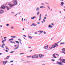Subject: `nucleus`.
I'll list each match as a JSON object with an SVG mask.
<instances>
[{
    "instance_id": "obj_1",
    "label": "nucleus",
    "mask_w": 65,
    "mask_h": 65,
    "mask_svg": "<svg viewBox=\"0 0 65 65\" xmlns=\"http://www.w3.org/2000/svg\"><path fill=\"white\" fill-rule=\"evenodd\" d=\"M12 2L14 4H13L14 6L15 5H17L18 4V2H17V0L13 1Z\"/></svg>"
},
{
    "instance_id": "obj_2",
    "label": "nucleus",
    "mask_w": 65,
    "mask_h": 65,
    "mask_svg": "<svg viewBox=\"0 0 65 65\" xmlns=\"http://www.w3.org/2000/svg\"><path fill=\"white\" fill-rule=\"evenodd\" d=\"M8 5L10 7H13V6H14L13 5V4H11L10 3H9Z\"/></svg>"
},
{
    "instance_id": "obj_3",
    "label": "nucleus",
    "mask_w": 65,
    "mask_h": 65,
    "mask_svg": "<svg viewBox=\"0 0 65 65\" xmlns=\"http://www.w3.org/2000/svg\"><path fill=\"white\" fill-rule=\"evenodd\" d=\"M5 7L6 8V9H7V10H9V9L11 8V7H9L7 6H6Z\"/></svg>"
},
{
    "instance_id": "obj_4",
    "label": "nucleus",
    "mask_w": 65,
    "mask_h": 65,
    "mask_svg": "<svg viewBox=\"0 0 65 65\" xmlns=\"http://www.w3.org/2000/svg\"><path fill=\"white\" fill-rule=\"evenodd\" d=\"M57 63H57V64H58V65H63V64L62 63V62H58V61H57Z\"/></svg>"
},
{
    "instance_id": "obj_5",
    "label": "nucleus",
    "mask_w": 65,
    "mask_h": 65,
    "mask_svg": "<svg viewBox=\"0 0 65 65\" xmlns=\"http://www.w3.org/2000/svg\"><path fill=\"white\" fill-rule=\"evenodd\" d=\"M2 8L3 9H5V7L3 5L1 6V9H2Z\"/></svg>"
},
{
    "instance_id": "obj_6",
    "label": "nucleus",
    "mask_w": 65,
    "mask_h": 65,
    "mask_svg": "<svg viewBox=\"0 0 65 65\" xmlns=\"http://www.w3.org/2000/svg\"><path fill=\"white\" fill-rule=\"evenodd\" d=\"M48 45H47L46 46H44L43 48L44 49H47V48H48Z\"/></svg>"
},
{
    "instance_id": "obj_7",
    "label": "nucleus",
    "mask_w": 65,
    "mask_h": 65,
    "mask_svg": "<svg viewBox=\"0 0 65 65\" xmlns=\"http://www.w3.org/2000/svg\"><path fill=\"white\" fill-rule=\"evenodd\" d=\"M43 56H44V55L42 54H39V57H40V58H42V57H43Z\"/></svg>"
},
{
    "instance_id": "obj_8",
    "label": "nucleus",
    "mask_w": 65,
    "mask_h": 65,
    "mask_svg": "<svg viewBox=\"0 0 65 65\" xmlns=\"http://www.w3.org/2000/svg\"><path fill=\"white\" fill-rule=\"evenodd\" d=\"M62 61L61 63H65V59H62Z\"/></svg>"
},
{
    "instance_id": "obj_9",
    "label": "nucleus",
    "mask_w": 65,
    "mask_h": 65,
    "mask_svg": "<svg viewBox=\"0 0 65 65\" xmlns=\"http://www.w3.org/2000/svg\"><path fill=\"white\" fill-rule=\"evenodd\" d=\"M54 44L55 46V47L58 46V44H57V43H55Z\"/></svg>"
},
{
    "instance_id": "obj_10",
    "label": "nucleus",
    "mask_w": 65,
    "mask_h": 65,
    "mask_svg": "<svg viewBox=\"0 0 65 65\" xmlns=\"http://www.w3.org/2000/svg\"><path fill=\"white\" fill-rule=\"evenodd\" d=\"M40 8H45V7L43 6H42L40 7Z\"/></svg>"
},
{
    "instance_id": "obj_11",
    "label": "nucleus",
    "mask_w": 65,
    "mask_h": 65,
    "mask_svg": "<svg viewBox=\"0 0 65 65\" xmlns=\"http://www.w3.org/2000/svg\"><path fill=\"white\" fill-rule=\"evenodd\" d=\"M35 18H36V17L35 16L32 17L31 18V19L32 20H33V19H34Z\"/></svg>"
},
{
    "instance_id": "obj_12",
    "label": "nucleus",
    "mask_w": 65,
    "mask_h": 65,
    "mask_svg": "<svg viewBox=\"0 0 65 65\" xmlns=\"http://www.w3.org/2000/svg\"><path fill=\"white\" fill-rule=\"evenodd\" d=\"M9 57H10V56H7L6 58L5 59H9Z\"/></svg>"
},
{
    "instance_id": "obj_13",
    "label": "nucleus",
    "mask_w": 65,
    "mask_h": 65,
    "mask_svg": "<svg viewBox=\"0 0 65 65\" xmlns=\"http://www.w3.org/2000/svg\"><path fill=\"white\" fill-rule=\"evenodd\" d=\"M4 12V10H1L0 11V14H1V13H2L3 12Z\"/></svg>"
},
{
    "instance_id": "obj_14",
    "label": "nucleus",
    "mask_w": 65,
    "mask_h": 65,
    "mask_svg": "<svg viewBox=\"0 0 65 65\" xmlns=\"http://www.w3.org/2000/svg\"><path fill=\"white\" fill-rule=\"evenodd\" d=\"M52 27H53V26L52 25L51 26V25H49L48 26V28H52Z\"/></svg>"
},
{
    "instance_id": "obj_15",
    "label": "nucleus",
    "mask_w": 65,
    "mask_h": 65,
    "mask_svg": "<svg viewBox=\"0 0 65 65\" xmlns=\"http://www.w3.org/2000/svg\"><path fill=\"white\" fill-rule=\"evenodd\" d=\"M39 10V8L38 7H37L36 8V10L37 11H38V10Z\"/></svg>"
},
{
    "instance_id": "obj_16",
    "label": "nucleus",
    "mask_w": 65,
    "mask_h": 65,
    "mask_svg": "<svg viewBox=\"0 0 65 65\" xmlns=\"http://www.w3.org/2000/svg\"><path fill=\"white\" fill-rule=\"evenodd\" d=\"M52 48H55V47H56V46L54 44V45H52Z\"/></svg>"
},
{
    "instance_id": "obj_17",
    "label": "nucleus",
    "mask_w": 65,
    "mask_h": 65,
    "mask_svg": "<svg viewBox=\"0 0 65 65\" xmlns=\"http://www.w3.org/2000/svg\"><path fill=\"white\" fill-rule=\"evenodd\" d=\"M35 58H38V56L37 55H35Z\"/></svg>"
},
{
    "instance_id": "obj_18",
    "label": "nucleus",
    "mask_w": 65,
    "mask_h": 65,
    "mask_svg": "<svg viewBox=\"0 0 65 65\" xmlns=\"http://www.w3.org/2000/svg\"><path fill=\"white\" fill-rule=\"evenodd\" d=\"M53 57H54V58H57V57H56L55 56V54H53Z\"/></svg>"
},
{
    "instance_id": "obj_19",
    "label": "nucleus",
    "mask_w": 65,
    "mask_h": 65,
    "mask_svg": "<svg viewBox=\"0 0 65 65\" xmlns=\"http://www.w3.org/2000/svg\"><path fill=\"white\" fill-rule=\"evenodd\" d=\"M32 25H34L33 26L34 27H35V26H36V25L35 24V23H32Z\"/></svg>"
},
{
    "instance_id": "obj_20",
    "label": "nucleus",
    "mask_w": 65,
    "mask_h": 65,
    "mask_svg": "<svg viewBox=\"0 0 65 65\" xmlns=\"http://www.w3.org/2000/svg\"><path fill=\"white\" fill-rule=\"evenodd\" d=\"M28 38H30V39H32V37H31V36H28Z\"/></svg>"
},
{
    "instance_id": "obj_21",
    "label": "nucleus",
    "mask_w": 65,
    "mask_h": 65,
    "mask_svg": "<svg viewBox=\"0 0 65 65\" xmlns=\"http://www.w3.org/2000/svg\"><path fill=\"white\" fill-rule=\"evenodd\" d=\"M19 47V46H17V47L14 48V50H17V49H18V48Z\"/></svg>"
},
{
    "instance_id": "obj_22",
    "label": "nucleus",
    "mask_w": 65,
    "mask_h": 65,
    "mask_svg": "<svg viewBox=\"0 0 65 65\" xmlns=\"http://www.w3.org/2000/svg\"><path fill=\"white\" fill-rule=\"evenodd\" d=\"M41 13L39 16V19H41Z\"/></svg>"
},
{
    "instance_id": "obj_23",
    "label": "nucleus",
    "mask_w": 65,
    "mask_h": 65,
    "mask_svg": "<svg viewBox=\"0 0 65 65\" xmlns=\"http://www.w3.org/2000/svg\"><path fill=\"white\" fill-rule=\"evenodd\" d=\"M61 5H63L64 4V2H62L61 3Z\"/></svg>"
},
{
    "instance_id": "obj_24",
    "label": "nucleus",
    "mask_w": 65,
    "mask_h": 65,
    "mask_svg": "<svg viewBox=\"0 0 65 65\" xmlns=\"http://www.w3.org/2000/svg\"><path fill=\"white\" fill-rule=\"evenodd\" d=\"M62 51H64V52H65V49L64 48H63L62 50Z\"/></svg>"
},
{
    "instance_id": "obj_25",
    "label": "nucleus",
    "mask_w": 65,
    "mask_h": 65,
    "mask_svg": "<svg viewBox=\"0 0 65 65\" xmlns=\"http://www.w3.org/2000/svg\"><path fill=\"white\" fill-rule=\"evenodd\" d=\"M32 58H35V55H33L32 56Z\"/></svg>"
},
{
    "instance_id": "obj_26",
    "label": "nucleus",
    "mask_w": 65,
    "mask_h": 65,
    "mask_svg": "<svg viewBox=\"0 0 65 65\" xmlns=\"http://www.w3.org/2000/svg\"><path fill=\"white\" fill-rule=\"evenodd\" d=\"M52 48H53L51 47H50L49 48V50H51V49H52Z\"/></svg>"
},
{
    "instance_id": "obj_27",
    "label": "nucleus",
    "mask_w": 65,
    "mask_h": 65,
    "mask_svg": "<svg viewBox=\"0 0 65 65\" xmlns=\"http://www.w3.org/2000/svg\"><path fill=\"white\" fill-rule=\"evenodd\" d=\"M64 43L65 42L61 43L60 44L61 45V44H64Z\"/></svg>"
},
{
    "instance_id": "obj_28",
    "label": "nucleus",
    "mask_w": 65,
    "mask_h": 65,
    "mask_svg": "<svg viewBox=\"0 0 65 65\" xmlns=\"http://www.w3.org/2000/svg\"><path fill=\"white\" fill-rule=\"evenodd\" d=\"M40 12H39V11L37 13V15H39V13Z\"/></svg>"
},
{
    "instance_id": "obj_29",
    "label": "nucleus",
    "mask_w": 65,
    "mask_h": 65,
    "mask_svg": "<svg viewBox=\"0 0 65 65\" xmlns=\"http://www.w3.org/2000/svg\"><path fill=\"white\" fill-rule=\"evenodd\" d=\"M43 33L44 34H46V32H45V31H44L43 32Z\"/></svg>"
},
{
    "instance_id": "obj_30",
    "label": "nucleus",
    "mask_w": 65,
    "mask_h": 65,
    "mask_svg": "<svg viewBox=\"0 0 65 65\" xmlns=\"http://www.w3.org/2000/svg\"><path fill=\"white\" fill-rule=\"evenodd\" d=\"M41 5H43L44 6V4L43 3H41Z\"/></svg>"
},
{
    "instance_id": "obj_31",
    "label": "nucleus",
    "mask_w": 65,
    "mask_h": 65,
    "mask_svg": "<svg viewBox=\"0 0 65 65\" xmlns=\"http://www.w3.org/2000/svg\"><path fill=\"white\" fill-rule=\"evenodd\" d=\"M15 42H16V43H19V41H15Z\"/></svg>"
},
{
    "instance_id": "obj_32",
    "label": "nucleus",
    "mask_w": 65,
    "mask_h": 65,
    "mask_svg": "<svg viewBox=\"0 0 65 65\" xmlns=\"http://www.w3.org/2000/svg\"><path fill=\"white\" fill-rule=\"evenodd\" d=\"M3 64H4V65H5V64H6L5 62V61H3Z\"/></svg>"
},
{
    "instance_id": "obj_33",
    "label": "nucleus",
    "mask_w": 65,
    "mask_h": 65,
    "mask_svg": "<svg viewBox=\"0 0 65 65\" xmlns=\"http://www.w3.org/2000/svg\"><path fill=\"white\" fill-rule=\"evenodd\" d=\"M11 29H13V26H12L11 27Z\"/></svg>"
},
{
    "instance_id": "obj_34",
    "label": "nucleus",
    "mask_w": 65,
    "mask_h": 65,
    "mask_svg": "<svg viewBox=\"0 0 65 65\" xmlns=\"http://www.w3.org/2000/svg\"><path fill=\"white\" fill-rule=\"evenodd\" d=\"M5 47L6 48V49H7V50H9V49L7 48V47L6 46Z\"/></svg>"
},
{
    "instance_id": "obj_35",
    "label": "nucleus",
    "mask_w": 65,
    "mask_h": 65,
    "mask_svg": "<svg viewBox=\"0 0 65 65\" xmlns=\"http://www.w3.org/2000/svg\"><path fill=\"white\" fill-rule=\"evenodd\" d=\"M43 32V30H41V31L40 32V33H41V34L42 33V32Z\"/></svg>"
},
{
    "instance_id": "obj_36",
    "label": "nucleus",
    "mask_w": 65,
    "mask_h": 65,
    "mask_svg": "<svg viewBox=\"0 0 65 65\" xmlns=\"http://www.w3.org/2000/svg\"><path fill=\"white\" fill-rule=\"evenodd\" d=\"M61 59V57H60V59H59V60H63V59Z\"/></svg>"
},
{
    "instance_id": "obj_37",
    "label": "nucleus",
    "mask_w": 65,
    "mask_h": 65,
    "mask_svg": "<svg viewBox=\"0 0 65 65\" xmlns=\"http://www.w3.org/2000/svg\"><path fill=\"white\" fill-rule=\"evenodd\" d=\"M6 26L7 27V26H9V24H7L6 25Z\"/></svg>"
},
{
    "instance_id": "obj_38",
    "label": "nucleus",
    "mask_w": 65,
    "mask_h": 65,
    "mask_svg": "<svg viewBox=\"0 0 65 65\" xmlns=\"http://www.w3.org/2000/svg\"><path fill=\"white\" fill-rule=\"evenodd\" d=\"M14 51L10 52V53H14Z\"/></svg>"
},
{
    "instance_id": "obj_39",
    "label": "nucleus",
    "mask_w": 65,
    "mask_h": 65,
    "mask_svg": "<svg viewBox=\"0 0 65 65\" xmlns=\"http://www.w3.org/2000/svg\"><path fill=\"white\" fill-rule=\"evenodd\" d=\"M30 62V61H27V62H24V63H29Z\"/></svg>"
},
{
    "instance_id": "obj_40",
    "label": "nucleus",
    "mask_w": 65,
    "mask_h": 65,
    "mask_svg": "<svg viewBox=\"0 0 65 65\" xmlns=\"http://www.w3.org/2000/svg\"><path fill=\"white\" fill-rule=\"evenodd\" d=\"M47 7H48V8L49 9V10H50V7H49V6H47Z\"/></svg>"
},
{
    "instance_id": "obj_41",
    "label": "nucleus",
    "mask_w": 65,
    "mask_h": 65,
    "mask_svg": "<svg viewBox=\"0 0 65 65\" xmlns=\"http://www.w3.org/2000/svg\"><path fill=\"white\" fill-rule=\"evenodd\" d=\"M2 25H0V28H2Z\"/></svg>"
},
{
    "instance_id": "obj_42",
    "label": "nucleus",
    "mask_w": 65,
    "mask_h": 65,
    "mask_svg": "<svg viewBox=\"0 0 65 65\" xmlns=\"http://www.w3.org/2000/svg\"><path fill=\"white\" fill-rule=\"evenodd\" d=\"M6 52H8V51L7 50H6Z\"/></svg>"
},
{
    "instance_id": "obj_43",
    "label": "nucleus",
    "mask_w": 65,
    "mask_h": 65,
    "mask_svg": "<svg viewBox=\"0 0 65 65\" xmlns=\"http://www.w3.org/2000/svg\"><path fill=\"white\" fill-rule=\"evenodd\" d=\"M10 42H11V43H13V42L11 41H10Z\"/></svg>"
},
{
    "instance_id": "obj_44",
    "label": "nucleus",
    "mask_w": 65,
    "mask_h": 65,
    "mask_svg": "<svg viewBox=\"0 0 65 65\" xmlns=\"http://www.w3.org/2000/svg\"><path fill=\"white\" fill-rule=\"evenodd\" d=\"M13 60H12V61H10V63H11L12 62H13Z\"/></svg>"
},
{
    "instance_id": "obj_45",
    "label": "nucleus",
    "mask_w": 65,
    "mask_h": 65,
    "mask_svg": "<svg viewBox=\"0 0 65 65\" xmlns=\"http://www.w3.org/2000/svg\"><path fill=\"white\" fill-rule=\"evenodd\" d=\"M20 55H23V54H24V53H20Z\"/></svg>"
},
{
    "instance_id": "obj_46",
    "label": "nucleus",
    "mask_w": 65,
    "mask_h": 65,
    "mask_svg": "<svg viewBox=\"0 0 65 65\" xmlns=\"http://www.w3.org/2000/svg\"><path fill=\"white\" fill-rule=\"evenodd\" d=\"M45 4H47V5H48V4L47 2H46L45 3Z\"/></svg>"
},
{
    "instance_id": "obj_47",
    "label": "nucleus",
    "mask_w": 65,
    "mask_h": 65,
    "mask_svg": "<svg viewBox=\"0 0 65 65\" xmlns=\"http://www.w3.org/2000/svg\"><path fill=\"white\" fill-rule=\"evenodd\" d=\"M14 38H17V37L16 36H14Z\"/></svg>"
},
{
    "instance_id": "obj_48",
    "label": "nucleus",
    "mask_w": 65,
    "mask_h": 65,
    "mask_svg": "<svg viewBox=\"0 0 65 65\" xmlns=\"http://www.w3.org/2000/svg\"><path fill=\"white\" fill-rule=\"evenodd\" d=\"M2 43H4V41L3 40L2 41Z\"/></svg>"
},
{
    "instance_id": "obj_49",
    "label": "nucleus",
    "mask_w": 65,
    "mask_h": 65,
    "mask_svg": "<svg viewBox=\"0 0 65 65\" xmlns=\"http://www.w3.org/2000/svg\"><path fill=\"white\" fill-rule=\"evenodd\" d=\"M43 22H45V20L44 19H43Z\"/></svg>"
},
{
    "instance_id": "obj_50",
    "label": "nucleus",
    "mask_w": 65,
    "mask_h": 65,
    "mask_svg": "<svg viewBox=\"0 0 65 65\" xmlns=\"http://www.w3.org/2000/svg\"><path fill=\"white\" fill-rule=\"evenodd\" d=\"M7 38V37H4V39H6V38Z\"/></svg>"
},
{
    "instance_id": "obj_51",
    "label": "nucleus",
    "mask_w": 65,
    "mask_h": 65,
    "mask_svg": "<svg viewBox=\"0 0 65 65\" xmlns=\"http://www.w3.org/2000/svg\"><path fill=\"white\" fill-rule=\"evenodd\" d=\"M28 58H30L31 57V56H28Z\"/></svg>"
},
{
    "instance_id": "obj_52",
    "label": "nucleus",
    "mask_w": 65,
    "mask_h": 65,
    "mask_svg": "<svg viewBox=\"0 0 65 65\" xmlns=\"http://www.w3.org/2000/svg\"><path fill=\"white\" fill-rule=\"evenodd\" d=\"M2 47H3V48H4V46H3V45H2Z\"/></svg>"
},
{
    "instance_id": "obj_53",
    "label": "nucleus",
    "mask_w": 65,
    "mask_h": 65,
    "mask_svg": "<svg viewBox=\"0 0 65 65\" xmlns=\"http://www.w3.org/2000/svg\"><path fill=\"white\" fill-rule=\"evenodd\" d=\"M51 24H52V25H53V26H54V24H53V23H51Z\"/></svg>"
},
{
    "instance_id": "obj_54",
    "label": "nucleus",
    "mask_w": 65,
    "mask_h": 65,
    "mask_svg": "<svg viewBox=\"0 0 65 65\" xmlns=\"http://www.w3.org/2000/svg\"><path fill=\"white\" fill-rule=\"evenodd\" d=\"M3 41H6V39H5V40H4Z\"/></svg>"
},
{
    "instance_id": "obj_55",
    "label": "nucleus",
    "mask_w": 65,
    "mask_h": 65,
    "mask_svg": "<svg viewBox=\"0 0 65 65\" xmlns=\"http://www.w3.org/2000/svg\"><path fill=\"white\" fill-rule=\"evenodd\" d=\"M11 37H12V38H14V36H11Z\"/></svg>"
},
{
    "instance_id": "obj_56",
    "label": "nucleus",
    "mask_w": 65,
    "mask_h": 65,
    "mask_svg": "<svg viewBox=\"0 0 65 65\" xmlns=\"http://www.w3.org/2000/svg\"><path fill=\"white\" fill-rule=\"evenodd\" d=\"M41 30H39L38 31V32H39V33H40V31Z\"/></svg>"
},
{
    "instance_id": "obj_57",
    "label": "nucleus",
    "mask_w": 65,
    "mask_h": 65,
    "mask_svg": "<svg viewBox=\"0 0 65 65\" xmlns=\"http://www.w3.org/2000/svg\"><path fill=\"white\" fill-rule=\"evenodd\" d=\"M51 61H55V59L51 60Z\"/></svg>"
},
{
    "instance_id": "obj_58",
    "label": "nucleus",
    "mask_w": 65,
    "mask_h": 65,
    "mask_svg": "<svg viewBox=\"0 0 65 65\" xmlns=\"http://www.w3.org/2000/svg\"><path fill=\"white\" fill-rule=\"evenodd\" d=\"M23 36H24V37H26V36L25 35H23Z\"/></svg>"
},
{
    "instance_id": "obj_59",
    "label": "nucleus",
    "mask_w": 65,
    "mask_h": 65,
    "mask_svg": "<svg viewBox=\"0 0 65 65\" xmlns=\"http://www.w3.org/2000/svg\"><path fill=\"white\" fill-rule=\"evenodd\" d=\"M44 19H46V17H44Z\"/></svg>"
},
{
    "instance_id": "obj_60",
    "label": "nucleus",
    "mask_w": 65,
    "mask_h": 65,
    "mask_svg": "<svg viewBox=\"0 0 65 65\" xmlns=\"http://www.w3.org/2000/svg\"><path fill=\"white\" fill-rule=\"evenodd\" d=\"M5 62L6 63H7V61L6 60Z\"/></svg>"
},
{
    "instance_id": "obj_61",
    "label": "nucleus",
    "mask_w": 65,
    "mask_h": 65,
    "mask_svg": "<svg viewBox=\"0 0 65 65\" xmlns=\"http://www.w3.org/2000/svg\"><path fill=\"white\" fill-rule=\"evenodd\" d=\"M18 40H20V41H22L21 40V39H18Z\"/></svg>"
},
{
    "instance_id": "obj_62",
    "label": "nucleus",
    "mask_w": 65,
    "mask_h": 65,
    "mask_svg": "<svg viewBox=\"0 0 65 65\" xmlns=\"http://www.w3.org/2000/svg\"><path fill=\"white\" fill-rule=\"evenodd\" d=\"M56 55H57V56H59V55L57 53H56Z\"/></svg>"
},
{
    "instance_id": "obj_63",
    "label": "nucleus",
    "mask_w": 65,
    "mask_h": 65,
    "mask_svg": "<svg viewBox=\"0 0 65 65\" xmlns=\"http://www.w3.org/2000/svg\"><path fill=\"white\" fill-rule=\"evenodd\" d=\"M53 39H54V38H52L51 39V40H53Z\"/></svg>"
},
{
    "instance_id": "obj_64",
    "label": "nucleus",
    "mask_w": 65,
    "mask_h": 65,
    "mask_svg": "<svg viewBox=\"0 0 65 65\" xmlns=\"http://www.w3.org/2000/svg\"><path fill=\"white\" fill-rule=\"evenodd\" d=\"M37 24H40V22H38L37 23Z\"/></svg>"
}]
</instances>
